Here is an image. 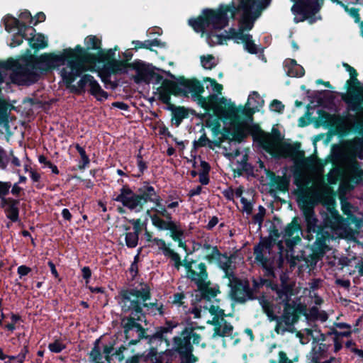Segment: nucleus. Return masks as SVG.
<instances>
[{
    "instance_id": "32",
    "label": "nucleus",
    "mask_w": 363,
    "mask_h": 363,
    "mask_svg": "<svg viewBox=\"0 0 363 363\" xmlns=\"http://www.w3.org/2000/svg\"><path fill=\"white\" fill-rule=\"evenodd\" d=\"M213 263L216 264L220 269L227 273L230 267L231 260L227 255L219 253V256L217 257V259H216Z\"/></svg>"
},
{
    "instance_id": "40",
    "label": "nucleus",
    "mask_w": 363,
    "mask_h": 363,
    "mask_svg": "<svg viewBox=\"0 0 363 363\" xmlns=\"http://www.w3.org/2000/svg\"><path fill=\"white\" fill-rule=\"evenodd\" d=\"M49 350L55 353H59L65 348V344L59 340H56L48 345Z\"/></svg>"
},
{
    "instance_id": "52",
    "label": "nucleus",
    "mask_w": 363,
    "mask_h": 363,
    "mask_svg": "<svg viewBox=\"0 0 363 363\" xmlns=\"http://www.w3.org/2000/svg\"><path fill=\"white\" fill-rule=\"evenodd\" d=\"M38 162L44 165V167H48L51 166L52 162L47 160V158L43 155H40L38 157Z\"/></svg>"
},
{
    "instance_id": "44",
    "label": "nucleus",
    "mask_w": 363,
    "mask_h": 363,
    "mask_svg": "<svg viewBox=\"0 0 363 363\" xmlns=\"http://www.w3.org/2000/svg\"><path fill=\"white\" fill-rule=\"evenodd\" d=\"M284 105L278 100H274L270 104V109L273 111L281 112L284 109Z\"/></svg>"
},
{
    "instance_id": "29",
    "label": "nucleus",
    "mask_w": 363,
    "mask_h": 363,
    "mask_svg": "<svg viewBox=\"0 0 363 363\" xmlns=\"http://www.w3.org/2000/svg\"><path fill=\"white\" fill-rule=\"evenodd\" d=\"M188 116V111L184 107H177L172 111V122L178 127L183 119Z\"/></svg>"
},
{
    "instance_id": "54",
    "label": "nucleus",
    "mask_w": 363,
    "mask_h": 363,
    "mask_svg": "<svg viewBox=\"0 0 363 363\" xmlns=\"http://www.w3.org/2000/svg\"><path fill=\"white\" fill-rule=\"evenodd\" d=\"M6 167L5 154L3 149L0 147V169H5Z\"/></svg>"
},
{
    "instance_id": "31",
    "label": "nucleus",
    "mask_w": 363,
    "mask_h": 363,
    "mask_svg": "<svg viewBox=\"0 0 363 363\" xmlns=\"http://www.w3.org/2000/svg\"><path fill=\"white\" fill-rule=\"evenodd\" d=\"M201 66L206 69H211L218 63V60L212 55H202L200 57Z\"/></svg>"
},
{
    "instance_id": "26",
    "label": "nucleus",
    "mask_w": 363,
    "mask_h": 363,
    "mask_svg": "<svg viewBox=\"0 0 363 363\" xmlns=\"http://www.w3.org/2000/svg\"><path fill=\"white\" fill-rule=\"evenodd\" d=\"M133 231L125 234V243L128 247H135L138 245L140 232V220H133Z\"/></svg>"
},
{
    "instance_id": "21",
    "label": "nucleus",
    "mask_w": 363,
    "mask_h": 363,
    "mask_svg": "<svg viewBox=\"0 0 363 363\" xmlns=\"http://www.w3.org/2000/svg\"><path fill=\"white\" fill-rule=\"evenodd\" d=\"M272 243L269 241H262L255 247V259L263 266H267L270 255Z\"/></svg>"
},
{
    "instance_id": "1",
    "label": "nucleus",
    "mask_w": 363,
    "mask_h": 363,
    "mask_svg": "<svg viewBox=\"0 0 363 363\" xmlns=\"http://www.w3.org/2000/svg\"><path fill=\"white\" fill-rule=\"evenodd\" d=\"M271 0H232L228 5H220L217 10H203L202 16L189 19V23L197 33L206 34L210 46L222 45L228 40L243 43L245 50L257 52V45L249 31Z\"/></svg>"
},
{
    "instance_id": "20",
    "label": "nucleus",
    "mask_w": 363,
    "mask_h": 363,
    "mask_svg": "<svg viewBox=\"0 0 363 363\" xmlns=\"http://www.w3.org/2000/svg\"><path fill=\"white\" fill-rule=\"evenodd\" d=\"M231 295L238 302H244L250 298V289L245 281L235 280L231 281Z\"/></svg>"
},
{
    "instance_id": "18",
    "label": "nucleus",
    "mask_w": 363,
    "mask_h": 363,
    "mask_svg": "<svg viewBox=\"0 0 363 363\" xmlns=\"http://www.w3.org/2000/svg\"><path fill=\"white\" fill-rule=\"evenodd\" d=\"M296 1V0H291ZM320 9L318 0H300L294 4L291 8L294 14H301L304 18L311 13H315Z\"/></svg>"
},
{
    "instance_id": "28",
    "label": "nucleus",
    "mask_w": 363,
    "mask_h": 363,
    "mask_svg": "<svg viewBox=\"0 0 363 363\" xmlns=\"http://www.w3.org/2000/svg\"><path fill=\"white\" fill-rule=\"evenodd\" d=\"M201 252L203 259L207 260L209 263H213L220 253L216 247L208 244L203 245L201 248Z\"/></svg>"
},
{
    "instance_id": "61",
    "label": "nucleus",
    "mask_w": 363,
    "mask_h": 363,
    "mask_svg": "<svg viewBox=\"0 0 363 363\" xmlns=\"http://www.w3.org/2000/svg\"><path fill=\"white\" fill-rule=\"evenodd\" d=\"M82 271L83 277L84 279H88L91 277V272L89 267H84Z\"/></svg>"
},
{
    "instance_id": "8",
    "label": "nucleus",
    "mask_w": 363,
    "mask_h": 363,
    "mask_svg": "<svg viewBox=\"0 0 363 363\" xmlns=\"http://www.w3.org/2000/svg\"><path fill=\"white\" fill-rule=\"evenodd\" d=\"M203 82L210 93V96L206 100L210 101L213 104V107L210 110H213L220 118L235 119L238 111L230 100L220 98L219 104H216L215 102L218 100V96L222 93L223 86L209 77L204 79Z\"/></svg>"
},
{
    "instance_id": "47",
    "label": "nucleus",
    "mask_w": 363,
    "mask_h": 363,
    "mask_svg": "<svg viewBox=\"0 0 363 363\" xmlns=\"http://www.w3.org/2000/svg\"><path fill=\"white\" fill-rule=\"evenodd\" d=\"M352 206L347 202H342V210L345 214L351 216L352 213Z\"/></svg>"
},
{
    "instance_id": "30",
    "label": "nucleus",
    "mask_w": 363,
    "mask_h": 363,
    "mask_svg": "<svg viewBox=\"0 0 363 363\" xmlns=\"http://www.w3.org/2000/svg\"><path fill=\"white\" fill-rule=\"evenodd\" d=\"M206 309H208L209 313L213 316L211 323H214L216 321V320H218L220 318L221 320H223L224 314V311L220 308V306L216 303H209L205 306Z\"/></svg>"
},
{
    "instance_id": "51",
    "label": "nucleus",
    "mask_w": 363,
    "mask_h": 363,
    "mask_svg": "<svg viewBox=\"0 0 363 363\" xmlns=\"http://www.w3.org/2000/svg\"><path fill=\"white\" fill-rule=\"evenodd\" d=\"M223 194L228 200L232 201L234 199V191L230 188L225 189Z\"/></svg>"
},
{
    "instance_id": "37",
    "label": "nucleus",
    "mask_w": 363,
    "mask_h": 363,
    "mask_svg": "<svg viewBox=\"0 0 363 363\" xmlns=\"http://www.w3.org/2000/svg\"><path fill=\"white\" fill-rule=\"evenodd\" d=\"M164 256L170 257L171 260L174 262V266L178 270L184 264V262L182 263L181 262L179 255L172 249L169 250V252L167 253Z\"/></svg>"
},
{
    "instance_id": "7",
    "label": "nucleus",
    "mask_w": 363,
    "mask_h": 363,
    "mask_svg": "<svg viewBox=\"0 0 363 363\" xmlns=\"http://www.w3.org/2000/svg\"><path fill=\"white\" fill-rule=\"evenodd\" d=\"M264 105V100L256 91H252L248 96L247 104L245 108L242 110V112H245L247 118L245 121H240L239 113L240 110L236 108L238 110V114L235 119H228L230 123L229 128V133L231 135L230 140L234 141H240L250 130V116L252 113L256 111H259V109Z\"/></svg>"
},
{
    "instance_id": "16",
    "label": "nucleus",
    "mask_w": 363,
    "mask_h": 363,
    "mask_svg": "<svg viewBox=\"0 0 363 363\" xmlns=\"http://www.w3.org/2000/svg\"><path fill=\"white\" fill-rule=\"evenodd\" d=\"M201 340L199 335L193 329L186 328L182 330L181 335L174 337V341L176 350L179 353H189L191 351V344H199Z\"/></svg>"
},
{
    "instance_id": "5",
    "label": "nucleus",
    "mask_w": 363,
    "mask_h": 363,
    "mask_svg": "<svg viewBox=\"0 0 363 363\" xmlns=\"http://www.w3.org/2000/svg\"><path fill=\"white\" fill-rule=\"evenodd\" d=\"M147 202L151 201L155 204L152 208L155 213L150 215L152 225L159 230H169L171 238L179 243V247H183L184 230L181 225L172 220L171 213L161 203V199L156 195L154 188L152 186H147Z\"/></svg>"
},
{
    "instance_id": "63",
    "label": "nucleus",
    "mask_w": 363,
    "mask_h": 363,
    "mask_svg": "<svg viewBox=\"0 0 363 363\" xmlns=\"http://www.w3.org/2000/svg\"><path fill=\"white\" fill-rule=\"evenodd\" d=\"M296 185L300 186L302 189H304L306 187V186L309 184V181H307L306 179H296Z\"/></svg>"
},
{
    "instance_id": "58",
    "label": "nucleus",
    "mask_w": 363,
    "mask_h": 363,
    "mask_svg": "<svg viewBox=\"0 0 363 363\" xmlns=\"http://www.w3.org/2000/svg\"><path fill=\"white\" fill-rule=\"evenodd\" d=\"M11 164L13 167H18L21 166V161L19 159L13 155H11Z\"/></svg>"
},
{
    "instance_id": "25",
    "label": "nucleus",
    "mask_w": 363,
    "mask_h": 363,
    "mask_svg": "<svg viewBox=\"0 0 363 363\" xmlns=\"http://www.w3.org/2000/svg\"><path fill=\"white\" fill-rule=\"evenodd\" d=\"M349 108L353 111H359L358 116L363 122V92L352 96L347 101Z\"/></svg>"
},
{
    "instance_id": "23",
    "label": "nucleus",
    "mask_w": 363,
    "mask_h": 363,
    "mask_svg": "<svg viewBox=\"0 0 363 363\" xmlns=\"http://www.w3.org/2000/svg\"><path fill=\"white\" fill-rule=\"evenodd\" d=\"M215 325L214 333L213 337L217 336L220 337H229L233 334V326L225 321L216 320V322L211 323Z\"/></svg>"
},
{
    "instance_id": "59",
    "label": "nucleus",
    "mask_w": 363,
    "mask_h": 363,
    "mask_svg": "<svg viewBox=\"0 0 363 363\" xmlns=\"http://www.w3.org/2000/svg\"><path fill=\"white\" fill-rule=\"evenodd\" d=\"M177 326V323L168 322V323H167V326L163 328L164 333L170 332L173 328H176Z\"/></svg>"
},
{
    "instance_id": "9",
    "label": "nucleus",
    "mask_w": 363,
    "mask_h": 363,
    "mask_svg": "<svg viewBox=\"0 0 363 363\" xmlns=\"http://www.w3.org/2000/svg\"><path fill=\"white\" fill-rule=\"evenodd\" d=\"M256 140L267 153L275 157H288L293 155L294 148L284 141L280 133L273 129L272 133L260 132L256 135Z\"/></svg>"
},
{
    "instance_id": "4",
    "label": "nucleus",
    "mask_w": 363,
    "mask_h": 363,
    "mask_svg": "<svg viewBox=\"0 0 363 363\" xmlns=\"http://www.w3.org/2000/svg\"><path fill=\"white\" fill-rule=\"evenodd\" d=\"M120 296L119 303L122 310L124 312H130V314L137 316L138 321L143 320L145 313L152 315L163 313L162 306L146 303L150 298V289L146 284H141L139 287L130 291H123Z\"/></svg>"
},
{
    "instance_id": "57",
    "label": "nucleus",
    "mask_w": 363,
    "mask_h": 363,
    "mask_svg": "<svg viewBox=\"0 0 363 363\" xmlns=\"http://www.w3.org/2000/svg\"><path fill=\"white\" fill-rule=\"evenodd\" d=\"M30 177L34 182H37L40 179V175L35 171L30 169Z\"/></svg>"
},
{
    "instance_id": "11",
    "label": "nucleus",
    "mask_w": 363,
    "mask_h": 363,
    "mask_svg": "<svg viewBox=\"0 0 363 363\" xmlns=\"http://www.w3.org/2000/svg\"><path fill=\"white\" fill-rule=\"evenodd\" d=\"M147 186L140 189L139 194L133 192L128 186H123L120 190V193L114 195L113 199L121 203L123 206L130 211L138 213L143 210V206L147 202Z\"/></svg>"
},
{
    "instance_id": "27",
    "label": "nucleus",
    "mask_w": 363,
    "mask_h": 363,
    "mask_svg": "<svg viewBox=\"0 0 363 363\" xmlns=\"http://www.w3.org/2000/svg\"><path fill=\"white\" fill-rule=\"evenodd\" d=\"M4 21L5 28L9 33L26 30L25 28H28L26 25H21L18 19L11 16H5Z\"/></svg>"
},
{
    "instance_id": "3",
    "label": "nucleus",
    "mask_w": 363,
    "mask_h": 363,
    "mask_svg": "<svg viewBox=\"0 0 363 363\" xmlns=\"http://www.w3.org/2000/svg\"><path fill=\"white\" fill-rule=\"evenodd\" d=\"M293 284L283 283L280 286H274L272 289L276 292V298L272 301L264 297L259 298L264 312L270 321L275 320V331L284 334L291 330L297 320L298 314L306 311V306L301 303L300 298L291 300L294 295Z\"/></svg>"
},
{
    "instance_id": "50",
    "label": "nucleus",
    "mask_w": 363,
    "mask_h": 363,
    "mask_svg": "<svg viewBox=\"0 0 363 363\" xmlns=\"http://www.w3.org/2000/svg\"><path fill=\"white\" fill-rule=\"evenodd\" d=\"M138 160V167L140 173H143L144 170L147 168L145 162H143L142 159V156L139 154L137 156Z\"/></svg>"
},
{
    "instance_id": "13",
    "label": "nucleus",
    "mask_w": 363,
    "mask_h": 363,
    "mask_svg": "<svg viewBox=\"0 0 363 363\" xmlns=\"http://www.w3.org/2000/svg\"><path fill=\"white\" fill-rule=\"evenodd\" d=\"M183 266L186 269V277L195 282L200 290L208 292V274L205 264L197 263L196 262L185 259Z\"/></svg>"
},
{
    "instance_id": "15",
    "label": "nucleus",
    "mask_w": 363,
    "mask_h": 363,
    "mask_svg": "<svg viewBox=\"0 0 363 363\" xmlns=\"http://www.w3.org/2000/svg\"><path fill=\"white\" fill-rule=\"evenodd\" d=\"M318 121L324 125L335 128L338 134L345 135L351 130V123L344 117L319 111Z\"/></svg>"
},
{
    "instance_id": "56",
    "label": "nucleus",
    "mask_w": 363,
    "mask_h": 363,
    "mask_svg": "<svg viewBox=\"0 0 363 363\" xmlns=\"http://www.w3.org/2000/svg\"><path fill=\"white\" fill-rule=\"evenodd\" d=\"M184 298L182 294H176L174 295L172 302L175 304H181L182 299Z\"/></svg>"
},
{
    "instance_id": "41",
    "label": "nucleus",
    "mask_w": 363,
    "mask_h": 363,
    "mask_svg": "<svg viewBox=\"0 0 363 363\" xmlns=\"http://www.w3.org/2000/svg\"><path fill=\"white\" fill-rule=\"evenodd\" d=\"M76 149L81 156L83 162L82 167H86L89 163V159L86 154L85 150L79 145H76Z\"/></svg>"
},
{
    "instance_id": "6",
    "label": "nucleus",
    "mask_w": 363,
    "mask_h": 363,
    "mask_svg": "<svg viewBox=\"0 0 363 363\" xmlns=\"http://www.w3.org/2000/svg\"><path fill=\"white\" fill-rule=\"evenodd\" d=\"M117 47L114 49H110L108 51H100L99 57H96L89 55L87 51L84 49L83 55L89 61V64L91 65L90 69L86 71H97L100 75L109 76L115 73H127L128 69L131 67L130 64L113 59Z\"/></svg>"
},
{
    "instance_id": "12",
    "label": "nucleus",
    "mask_w": 363,
    "mask_h": 363,
    "mask_svg": "<svg viewBox=\"0 0 363 363\" xmlns=\"http://www.w3.org/2000/svg\"><path fill=\"white\" fill-rule=\"evenodd\" d=\"M335 201L330 199L328 203L327 212L323 218L324 224L326 228H329L334 232L336 237L347 238L351 233V229L349 225L350 221L342 218L338 213V211L333 206Z\"/></svg>"
},
{
    "instance_id": "64",
    "label": "nucleus",
    "mask_w": 363,
    "mask_h": 363,
    "mask_svg": "<svg viewBox=\"0 0 363 363\" xmlns=\"http://www.w3.org/2000/svg\"><path fill=\"white\" fill-rule=\"evenodd\" d=\"M355 268L357 269L359 275L362 276L363 275V262L362 261H359L356 264Z\"/></svg>"
},
{
    "instance_id": "10",
    "label": "nucleus",
    "mask_w": 363,
    "mask_h": 363,
    "mask_svg": "<svg viewBox=\"0 0 363 363\" xmlns=\"http://www.w3.org/2000/svg\"><path fill=\"white\" fill-rule=\"evenodd\" d=\"M320 200V187L316 185L306 188L303 195L298 198V206L303 211L308 230L310 232L315 233L318 228V219L314 215L313 206L319 203Z\"/></svg>"
},
{
    "instance_id": "19",
    "label": "nucleus",
    "mask_w": 363,
    "mask_h": 363,
    "mask_svg": "<svg viewBox=\"0 0 363 363\" xmlns=\"http://www.w3.org/2000/svg\"><path fill=\"white\" fill-rule=\"evenodd\" d=\"M302 231L298 219L294 218L293 221L286 226L284 232V238L286 239V243L289 247H293L300 240V235Z\"/></svg>"
},
{
    "instance_id": "48",
    "label": "nucleus",
    "mask_w": 363,
    "mask_h": 363,
    "mask_svg": "<svg viewBox=\"0 0 363 363\" xmlns=\"http://www.w3.org/2000/svg\"><path fill=\"white\" fill-rule=\"evenodd\" d=\"M345 11L347 12H348V13L352 17L354 18V21L355 22H359L360 21V18L359 16V14H358V11L354 9V8H352V9H348L347 7H345Z\"/></svg>"
},
{
    "instance_id": "36",
    "label": "nucleus",
    "mask_w": 363,
    "mask_h": 363,
    "mask_svg": "<svg viewBox=\"0 0 363 363\" xmlns=\"http://www.w3.org/2000/svg\"><path fill=\"white\" fill-rule=\"evenodd\" d=\"M152 246L157 247L160 250L162 251L164 255L169 252L171 250L169 245L166 244L164 240L159 238H154L152 240Z\"/></svg>"
},
{
    "instance_id": "60",
    "label": "nucleus",
    "mask_w": 363,
    "mask_h": 363,
    "mask_svg": "<svg viewBox=\"0 0 363 363\" xmlns=\"http://www.w3.org/2000/svg\"><path fill=\"white\" fill-rule=\"evenodd\" d=\"M62 216L63 218L67 220H70L72 218V214L67 208L62 209Z\"/></svg>"
},
{
    "instance_id": "39",
    "label": "nucleus",
    "mask_w": 363,
    "mask_h": 363,
    "mask_svg": "<svg viewBox=\"0 0 363 363\" xmlns=\"http://www.w3.org/2000/svg\"><path fill=\"white\" fill-rule=\"evenodd\" d=\"M265 213V208L263 206H259L258 212L253 216L254 223H257L259 227L262 225Z\"/></svg>"
},
{
    "instance_id": "33",
    "label": "nucleus",
    "mask_w": 363,
    "mask_h": 363,
    "mask_svg": "<svg viewBox=\"0 0 363 363\" xmlns=\"http://www.w3.org/2000/svg\"><path fill=\"white\" fill-rule=\"evenodd\" d=\"M240 202L242 205V212L247 216L250 215L253 209V199L251 198V195L248 194V197H241Z\"/></svg>"
},
{
    "instance_id": "14",
    "label": "nucleus",
    "mask_w": 363,
    "mask_h": 363,
    "mask_svg": "<svg viewBox=\"0 0 363 363\" xmlns=\"http://www.w3.org/2000/svg\"><path fill=\"white\" fill-rule=\"evenodd\" d=\"M179 89L184 95L191 94L197 101L198 104L204 109L208 111L213 107V104L210 101L200 96V94L203 92L204 90L203 86L198 80H186L180 85Z\"/></svg>"
},
{
    "instance_id": "38",
    "label": "nucleus",
    "mask_w": 363,
    "mask_h": 363,
    "mask_svg": "<svg viewBox=\"0 0 363 363\" xmlns=\"http://www.w3.org/2000/svg\"><path fill=\"white\" fill-rule=\"evenodd\" d=\"M131 318H125L123 320V327L125 329V331L130 330L131 328H139V325L135 323V320H137V316L132 315Z\"/></svg>"
},
{
    "instance_id": "49",
    "label": "nucleus",
    "mask_w": 363,
    "mask_h": 363,
    "mask_svg": "<svg viewBox=\"0 0 363 363\" xmlns=\"http://www.w3.org/2000/svg\"><path fill=\"white\" fill-rule=\"evenodd\" d=\"M33 21L32 25L35 26L38 23L43 22L45 20V15L43 12H39L35 16V17H33Z\"/></svg>"
},
{
    "instance_id": "35",
    "label": "nucleus",
    "mask_w": 363,
    "mask_h": 363,
    "mask_svg": "<svg viewBox=\"0 0 363 363\" xmlns=\"http://www.w3.org/2000/svg\"><path fill=\"white\" fill-rule=\"evenodd\" d=\"M84 43L88 50H96L100 48L101 41L94 35H89L84 40Z\"/></svg>"
},
{
    "instance_id": "34",
    "label": "nucleus",
    "mask_w": 363,
    "mask_h": 363,
    "mask_svg": "<svg viewBox=\"0 0 363 363\" xmlns=\"http://www.w3.org/2000/svg\"><path fill=\"white\" fill-rule=\"evenodd\" d=\"M28 30H21L17 31L15 34H13L11 37V42L9 43L10 47H16L21 45L24 38H26V34L24 33Z\"/></svg>"
},
{
    "instance_id": "62",
    "label": "nucleus",
    "mask_w": 363,
    "mask_h": 363,
    "mask_svg": "<svg viewBox=\"0 0 363 363\" xmlns=\"http://www.w3.org/2000/svg\"><path fill=\"white\" fill-rule=\"evenodd\" d=\"M218 223V218L214 216V217L211 218V219L209 220L208 223L207 224V228L208 229H211L214 226H216Z\"/></svg>"
},
{
    "instance_id": "43",
    "label": "nucleus",
    "mask_w": 363,
    "mask_h": 363,
    "mask_svg": "<svg viewBox=\"0 0 363 363\" xmlns=\"http://www.w3.org/2000/svg\"><path fill=\"white\" fill-rule=\"evenodd\" d=\"M20 18L25 21V23L23 25H26V23H28L30 25H32L33 21V18L32 17L30 13L28 11H24L20 14Z\"/></svg>"
},
{
    "instance_id": "22",
    "label": "nucleus",
    "mask_w": 363,
    "mask_h": 363,
    "mask_svg": "<svg viewBox=\"0 0 363 363\" xmlns=\"http://www.w3.org/2000/svg\"><path fill=\"white\" fill-rule=\"evenodd\" d=\"M28 30V31H30L29 35L30 37H28L27 40L29 42L30 45L33 48L37 49H43L47 47L48 45V39L47 38L40 34V33H35V30L33 28H25Z\"/></svg>"
},
{
    "instance_id": "46",
    "label": "nucleus",
    "mask_w": 363,
    "mask_h": 363,
    "mask_svg": "<svg viewBox=\"0 0 363 363\" xmlns=\"http://www.w3.org/2000/svg\"><path fill=\"white\" fill-rule=\"evenodd\" d=\"M10 187L11 184L9 183L0 182V197L6 195Z\"/></svg>"
},
{
    "instance_id": "17",
    "label": "nucleus",
    "mask_w": 363,
    "mask_h": 363,
    "mask_svg": "<svg viewBox=\"0 0 363 363\" xmlns=\"http://www.w3.org/2000/svg\"><path fill=\"white\" fill-rule=\"evenodd\" d=\"M86 86L90 87V93L97 100L103 101L107 99V93L101 89L97 81L89 74H84L78 82V86L80 89H84Z\"/></svg>"
},
{
    "instance_id": "42",
    "label": "nucleus",
    "mask_w": 363,
    "mask_h": 363,
    "mask_svg": "<svg viewBox=\"0 0 363 363\" xmlns=\"http://www.w3.org/2000/svg\"><path fill=\"white\" fill-rule=\"evenodd\" d=\"M133 44H134L135 45L136 48H149L151 46L155 45L154 42L150 41V40H145L144 42L135 40V41H133Z\"/></svg>"
},
{
    "instance_id": "53",
    "label": "nucleus",
    "mask_w": 363,
    "mask_h": 363,
    "mask_svg": "<svg viewBox=\"0 0 363 363\" xmlns=\"http://www.w3.org/2000/svg\"><path fill=\"white\" fill-rule=\"evenodd\" d=\"M30 268H28L24 265L20 266L18 268V273L19 274V275L21 277L27 275L30 272Z\"/></svg>"
},
{
    "instance_id": "2",
    "label": "nucleus",
    "mask_w": 363,
    "mask_h": 363,
    "mask_svg": "<svg viewBox=\"0 0 363 363\" xmlns=\"http://www.w3.org/2000/svg\"><path fill=\"white\" fill-rule=\"evenodd\" d=\"M332 153L342 172L340 175L338 169L332 170L328 176V181L330 184H335L340 176V192L346 194L363 179V169L357 161V157L363 158V140L356 138L334 145Z\"/></svg>"
},
{
    "instance_id": "45",
    "label": "nucleus",
    "mask_w": 363,
    "mask_h": 363,
    "mask_svg": "<svg viewBox=\"0 0 363 363\" xmlns=\"http://www.w3.org/2000/svg\"><path fill=\"white\" fill-rule=\"evenodd\" d=\"M28 350L27 349L26 347H24L20 352V353L15 356V361H16L18 363H23L25 359H26V354L28 353Z\"/></svg>"
},
{
    "instance_id": "55",
    "label": "nucleus",
    "mask_w": 363,
    "mask_h": 363,
    "mask_svg": "<svg viewBox=\"0 0 363 363\" xmlns=\"http://www.w3.org/2000/svg\"><path fill=\"white\" fill-rule=\"evenodd\" d=\"M279 363H291L286 357V354L284 352H279Z\"/></svg>"
},
{
    "instance_id": "24",
    "label": "nucleus",
    "mask_w": 363,
    "mask_h": 363,
    "mask_svg": "<svg viewBox=\"0 0 363 363\" xmlns=\"http://www.w3.org/2000/svg\"><path fill=\"white\" fill-rule=\"evenodd\" d=\"M284 69L287 75L293 77H300L304 74L303 68L292 59H287L284 62Z\"/></svg>"
}]
</instances>
